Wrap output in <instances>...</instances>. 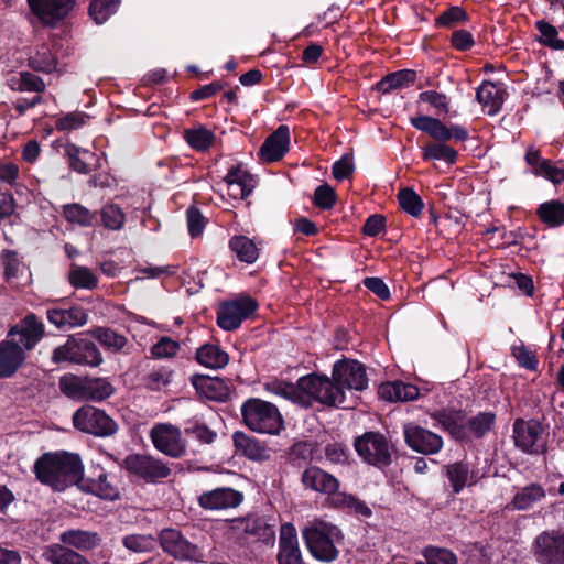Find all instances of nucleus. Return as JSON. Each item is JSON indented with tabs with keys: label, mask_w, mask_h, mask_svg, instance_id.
<instances>
[{
	"label": "nucleus",
	"mask_w": 564,
	"mask_h": 564,
	"mask_svg": "<svg viewBox=\"0 0 564 564\" xmlns=\"http://www.w3.org/2000/svg\"><path fill=\"white\" fill-rule=\"evenodd\" d=\"M43 335V324L32 314L9 330L7 338L0 341V379L15 376L25 364L26 352Z\"/></svg>",
	"instance_id": "f257e3e1"
},
{
	"label": "nucleus",
	"mask_w": 564,
	"mask_h": 564,
	"mask_svg": "<svg viewBox=\"0 0 564 564\" xmlns=\"http://www.w3.org/2000/svg\"><path fill=\"white\" fill-rule=\"evenodd\" d=\"M37 479L57 491L79 486L84 465L79 455L68 452L46 453L34 464Z\"/></svg>",
	"instance_id": "f03ea898"
},
{
	"label": "nucleus",
	"mask_w": 564,
	"mask_h": 564,
	"mask_svg": "<svg viewBox=\"0 0 564 564\" xmlns=\"http://www.w3.org/2000/svg\"><path fill=\"white\" fill-rule=\"evenodd\" d=\"M300 405L308 408L315 403L324 406H341L345 402L343 387L327 376L310 373L300 378Z\"/></svg>",
	"instance_id": "7ed1b4c3"
},
{
	"label": "nucleus",
	"mask_w": 564,
	"mask_h": 564,
	"mask_svg": "<svg viewBox=\"0 0 564 564\" xmlns=\"http://www.w3.org/2000/svg\"><path fill=\"white\" fill-rule=\"evenodd\" d=\"M241 414L245 424L253 432L275 435L283 429L279 409L261 399L251 398L243 402Z\"/></svg>",
	"instance_id": "20e7f679"
},
{
	"label": "nucleus",
	"mask_w": 564,
	"mask_h": 564,
	"mask_svg": "<svg viewBox=\"0 0 564 564\" xmlns=\"http://www.w3.org/2000/svg\"><path fill=\"white\" fill-rule=\"evenodd\" d=\"M53 362H72L90 367L99 366L102 356L94 341L82 333L68 336L65 344L57 346L52 354Z\"/></svg>",
	"instance_id": "39448f33"
},
{
	"label": "nucleus",
	"mask_w": 564,
	"mask_h": 564,
	"mask_svg": "<svg viewBox=\"0 0 564 564\" xmlns=\"http://www.w3.org/2000/svg\"><path fill=\"white\" fill-rule=\"evenodd\" d=\"M310 553L321 562H333L338 556L336 542L341 539L340 530L332 524L321 522L303 531Z\"/></svg>",
	"instance_id": "423d86ee"
},
{
	"label": "nucleus",
	"mask_w": 564,
	"mask_h": 564,
	"mask_svg": "<svg viewBox=\"0 0 564 564\" xmlns=\"http://www.w3.org/2000/svg\"><path fill=\"white\" fill-rule=\"evenodd\" d=\"M59 386L62 391L72 399L96 402L109 398L115 391L111 383L104 378L63 377Z\"/></svg>",
	"instance_id": "0eeeda50"
},
{
	"label": "nucleus",
	"mask_w": 564,
	"mask_h": 564,
	"mask_svg": "<svg viewBox=\"0 0 564 564\" xmlns=\"http://www.w3.org/2000/svg\"><path fill=\"white\" fill-rule=\"evenodd\" d=\"M73 424L80 432L96 436H110L118 430L117 423L104 411L84 405L73 414Z\"/></svg>",
	"instance_id": "6e6552de"
},
{
	"label": "nucleus",
	"mask_w": 564,
	"mask_h": 564,
	"mask_svg": "<svg viewBox=\"0 0 564 564\" xmlns=\"http://www.w3.org/2000/svg\"><path fill=\"white\" fill-rule=\"evenodd\" d=\"M513 440L516 446L523 453L539 455L546 451L543 426L535 420H516Z\"/></svg>",
	"instance_id": "1a4fd4ad"
},
{
	"label": "nucleus",
	"mask_w": 564,
	"mask_h": 564,
	"mask_svg": "<svg viewBox=\"0 0 564 564\" xmlns=\"http://www.w3.org/2000/svg\"><path fill=\"white\" fill-rule=\"evenodd\" d=\"M122 467L131 475L147 482H155L171 475L170 467L159 458L144 454H130Z\"/></svg>",
	"instance_id": "9d476101"
},
{
	"label": "nucleus",
	"mask_w": 564,
	"mask_h": 564,
	"mask_svg": "<svg viewBox=\"0 0 564 564\" xmlns=\"http://www.w3.org/2000/svg\"><path fill=\"white\" fill-rule=\"evenodd\" d=\"M159 542L163 551L177 561L198 562L203 558L202 550L189 542L185 535L173 528H165L159 534Z\"/></svg>",
	"instance_id": "9b49d317"
},
{
	"label": "nucleus",
	"mask_w": 564,
	"mask_h": 564,
	"mask_svg": "<svg viewBox=\"0 0 564 564\" xmlns=\"http://www.w3.org/2000/svg\"><path fill=\"white\" fill-rule=\"evenodd\" d=\"M355 449L368 464L387 466L391 462V453L387 438L378 432H367L355 441Z\"/></svg>",
	"instance_id": "f8f14e48"
},
{
	"label": "nucleus",
	"mask_w": 564,
	"mask_h": 564,
	"mask_svg": "<svg viewBox=\"0 0 564 564\" xmlns=\"http://www.w3.org/2000/svg\"><path fill=\"white\" fill-rule=\"evenodd\" d=\"M257 307V302L246 295L224 302L217 312V324L224 330L237 329L242 321L248 318Z\"/></svg>",
	"instance_id": "ddd939ff"
},
{
	"label": "nucleus",
	"mask_w": 564,
	"mask_h": 564,
	"mask_svg": "<svg viewBox=\"0 0 564 564\" xmlns=\"http://www.w3.org/2000/svg\"><path fill=\"white\" fill-rule=\"evenodd\" d=\"M78 488L104 500L115 501L120 497L115 477L99 465L91 466L88 476L82 475Z\"/></svg>",
	"instance_id": "4468645a"
},
{
	"label": "nucleus",
	"mask_w": 564,
	"mask_h": 564,
	"mask_svg": "<svg viewBox=\"0 0 564 564\" xmlns=\"http://www.w3.org/2000/svg\"><path fill=\"white\" fill-rule=\"evenodd\" d=\"M410 122L415 129L427 133L430 137L441 143H445L449 140L463 142L469 138L468 130L463 126H446L440 119L434 117L419 116L411 118Z\"/></svg>",
	"instance_id": "2eb2a0df"
},
{
	"label": "nucleus",
	"mask_w": 564,
	"mask_h": 564,
	"mask_svg": "<svg viewBox=\"0 0 564 564\" xmlns=\"http://www.w3.org/2000/svg\"><path fill=\"white\" fill-rule=\"evenodd\" d=\"M150 438L155 449L162 454L180 458L186 453V444L181 430L170 423H158L150 431Z\"/></svg>",
	"instance_id": "dca6fc26"
},
{
	"label": "nucleus",
	"mask_w": 564,
	"mask_h": 564,
	"mask_svg": "<svg viewBox=\"0 0 564 564\" xmlns=\"http://www.w3.org/2000/svg\"><path fill=\"white\" fill-rule=\"evenodd\" d=\"M534 554L540 564H564V530L540 533L534 541Z\"/></svg>",
	"instance_id": "f3484780"
},
{
	"label": "nucleus",
	"mask_w": 564,
	"mask_h": 564,
	"mask_svg": "<svg viewBox=\"0 0 564 564\" xmlns=\"http://www.w3.org/2000/svg\"><path fill=\"white\" fill-rule=\"evenodd\" d=\"M230 529L237 535L254 538L264 543H272L275 538V524L269 523L262 516L251 514L245 518H236L229 521Z\"/></svg>",
	"instance_id": "a211bd4d"
},
{
	"label": "nucleus",
	"mask_w": 564,
	"mask_h": 564,
	"mask_svg": "<svg viewBox=\"0 0 564 564\" xmlns=\"http://www.w3.org/2000/svg\"><path fill=\"white\" fill-rule=\"evenodd\" d=\"M333 379L343 390H365L368 386L366 369L356 360H339L334 364Z\"/></svg>",
	"instance_id": "6ab92c4d"
},
{
	"label": "nucleus",
	"mask_w": 564,
	"mask_h": 564,
	"mask_svg": "<svg viewBox=\"0 0 564 564\" xmlns=\"http://www.w3.org/2000/svg\"><path fill=\"white\" fill-rule=\"evenodd\" d=\"M76 0H28L31 11L44 25L54 26L75 7Z\"/></svg>",
	"instance_id": "aec40b11"
},
{
	"label": "nucleus",
	"mask_w": 564,
	"mask_h": 564,
	"mask_svg": "<svg viewBox=\"0 0 564 564\" xmlns=\"http://www.w3.org/2000/svg\"><path fill=\"white\" fill-rule=\"evenodd\" d=\"M242 501L243 494L231 487H218L198 496L199 507L209 511L237 508Z\"/></svg>",
	"instance_id": "412c9836"
},
{
	"label": "nucleus",
	"mask_w": 564,
	"mask_h": 564,
	"mask_svg": "<svg viewBox=\"0 0 564 564\" xmlns=\"http://www.w3.org/2000/svg\"><path fill=\"white\" fill-rule=\"evenodd\" d=\"M404 437L412 449L422 454H435L443 447V440L440 435L415 424L404 426Z\"/></svg>",
	"instance_id": "4be33fe9"
},
{
	"label": "nucleus",
	"mask_w": 564,
	"mask_h": 564,
	"mask_svg": "<svg viewBox=\"0 0 564 564\" xmlns=\"http://www.w3.org/2000/svg\"><path fill=\"white\" fill-rule=\"evenodd\" d=\"M524 159L535 176L543 177L553 185L564 182V165L561 162L553 163L551 160L542 158L534 148L527 150Z\"/></svg>",
	"instance_id": "5701e85b"
},
{
	"label": "nucleus",
	"mask_w": 564,
	"mask_h": 564,
	"mask_svg": "<svg viewBox=\"0 0 564 564\" xmlns=\"http://www.w3.org/2000/svg\"><path fill=\"white\" fill-rule=\"evenodd\" d=\"M290 130L285 124H281L271 133L259 150V156L263 162H276L281 160L289 151Z\"/></svg>",
	"instance_id": "b1692460"
},
{
	"label": "nucleus",
	"mask_w": 564,
	"mask_h": 564,
	"mask_svg": "<svg viewBox=\"0 0 564 564\" xmlns=\"http://www.w3.org/2000/svg\"><path fill=\"white\" fill-rule=\"evenodd\" d=\"M46 317L58 329L80 327L87 323V313L83 307H63L55 305L46 311Z\"/></svg>",
	"instance_id": "393cba45"
},
{
	"label": "nucleus",
	"mask_w": 564,
	"mask_h": 564,
	"mask_svg": "<svg viewBox=\"0 0 564 564\" xmlns=\"http://www.w3.org/2000/svg\"><path fill=\"white\" fill-rule=\"evenodd\" d=\"M279 564H301L302 556L299 549L296 530L291 523H284L280 530Z\"/></svg>",
	"instance_id": "a878e982"
},
{
	"label": "nucleus",
	"mask_w": 564,
	"mask_h": 564,
	"mask_svg": "<svg viewBox=\"0 0 564 564\" xmlns=\"http://www.w3.org/2000/svg\"><path fill=\"white\" fill-rule=\"evenodd\" d=\"M224 181L227 185L228 195L239 200L249 196L256 186L252 175L241 166L230 169Z\"/></svg>",
	"instance_id": "bb28decb"
},
{
	"label": "nucleus",
	"mask_w": 564,
	"mask_h": 564,
	"mask_svg": "<svg viewBox=\"0 0 564 564\" xmlns=\"http://www.w3.org/2000/svg\"><path fill=\"white\" fill-rule=\"evenodd\" d=\"M302 482L305 488L325 495L335 494L339 487V481L336 477L318 467L305 469L302 475Z\"/></svg>",
	"instance_id": "cd10ccee"
},
{
	"label": "nucleus",
	"mask_w": 564,
	"mask_h": 564,
	"mask_svg": "<svg viewBox=\"0 0 564 564\" xmlns=\"http://www.w3.org/2000/svg\"><path fill=\"white\" fill-rule=\"evenodd\" d=\"M378 393L381 399L390 402H406L420 397V389L408 382L392 381L380 384Z\"/></svg>",
	"instance_id": "c85d7f7f"
},
{
	"label": "nucleus",
	"mask_w": 564,
	"mask_h": 564,
	"mask_svg": "<svg viewBox=\"0 0 564 564\" xmlns=\"http://www.w3.org/2000/svg\"><path fill=\"white\" fill-rule=\"evenodd\" d=\"M476 99L487 111L494 116L498 113L505 100V90L492 82H484L476 91Z\"/></svg>",
	"instance_id": "c756f323"
},
{
	"label": "nucleus",
	"mask_w": 564,
	"mask_h": 564,
	"mask_svg": "<svg viewBox=\"0 0 564 564\" xmlns=\"http://www.w3.org/2000/svg\"><path fill=\"white\" fill-rule=\"evenodd\" d=\"M59 540L63 544L79 551H91L101 543V539L97 532L79 529L62 532Z\"/></svg>",
	"instance_id": "7c9ffc66"
},
{
	"label": "nucleus",
	"mask_w": 564,
	"mask_h": 564,
	"mask_svg": "<svg viewBox=\"0 0 564 564\" xmlns=\"http://www.w3.org/2000/svg\"><path fill=\"white\" fill-rule=\"evenodd\" d=\"M42 556L51 564H91L89 560L63 544H51L43 550Z\"/></svg>",
	"instance_id": "2f4dec72"
},
{
	"label": "nucleus",
	"mask_w": 564,
	"mask_h": 564,
	"mask_svg": "<svg viewBox=\"0 0 564 564\" xmlns=\"http://www.w3.org/2000/svg\"><path fill=\"white\" fill-rule=\"evenodd\" d=\"M446 476L455 494L460 492L465 486L476 481L469 464L465 462H456L447 465Z\"/></svg>",
	"instance_id": "473e14b6"
},
{
	"label": "nucleus",
	"mask_w": 564,
	"mask_h": 564,
	"mask_svg": "<svg viewBox=\"0 0 564 564\" xmlns=\"http://www.w3.org/2000/svg\"><path fill=\"white\" fill-rule=\"evenodd\" d=\"M416 79V73L412 69H402L387 75L377 83L376 89L382 94L409 87Z\"/></svg>",
	"instance_id": "72a5a7b5"
},
{
	"label": "nucleus",
	"mask_w": 564,
	"mask_h": 564,
	"mask_svg": "<svg viewBox=\"0 0 564 564\" xmlns=\"http://www.w3.org/2000/svg\"><path fill=\"white\" fill-rule=\"evenodd\" d=\"M196 359L200 365L207 368L219 369L228 364L229 356L218 346L206 344L197 349Z\"/></svg>",
	"instance_id": "f704fd0d"
},
{
	"label": "nucleus",
	"mask_w": 564,
	"mask_h": 564,
	"mask_svg": "<svg viewBox=\"0 0 564 564\" xmlns=\"http://www.w3.org/2000/svg\"><path fill=\"white\" fill-rule=\"evenodd\" d=\"M7 84L12 90L41 93L45 89L44 82L36 75L29 72L11 74Z\"/></svg>",
	"instance_id": "c9c22d12"
},
{
	"label": "nucleus",
	"mask_w": 564,
	"mask_h": 564,
	"mask_svg": "<svg viewBox=\"0 0 564 564\" xmlns=\"http://www.w3.org/2000/svg\"><path fill=\"white\" fill-rule=\"evenodd\" d=\"M184 139L192 149L204 152L214 143L215 134L205 126L198 124L184 130Z\"/></svg>",
	"instance_id": "e433bc0d"
},
{
	"label": "nucleus",
	"mask_w": 564,
	"mask_h": 564,
	"mask_svg": "<svg viewBox=\"0 0 564 564\" xmlns=\"http://www.w3.org/2000/svg\"><path fill=\"white\" fill-rule=\"evenodd\" d=\"M545 497L544 488L539 484H530L521 488L513 497L512 505L517 510H527Z\"/></svg>",
	"instance_id": "4c0bfd02"
},
{
	"label": "nucleus",
	"mask_w": 564,
	"mask_h": 564,
	"mask_svg": "<svg viewBox=\"0 0 564 564\" xmlns=\"http://www.w3.org/2000/svg\"><path fill=\"white\" fill-rule=\"evenodd\" d=\"M457 151L446 143L434 142L422 148V158L424 161H444L447 164H454L457 160Z\"/></svg>",
	"instance_id": "58836bf2"
},
{
	"label": "nucleus",
	"mask_w": 564,
	"mask_h": 564,
	"mask_svg": "<svg viewBox=\"0 0 564 564\" xmlns=\"http://www.w3.org/2000/svg\"><path fill=\"white\" fill-rule=\"evenodd\" d=\"M540 219L550 227H557L564 224V203L552 199L542 203L536 210Z\"/></svg>",
	"instance_id": "ea45409f"
},
{
	"label": "nucleus",
	"mask_w": 564,
	"mask_h": 564,
	"mask_svg": "<svg viewBox=\"0 0 564 564\" xmlns=\"http://www.w3.org/2000/svg\"><path fill=\"white\" fill-rule=\"evenodd\" d=\"M229 246L240 261L253 263L259 257L254 242L245 236H236L230 239Z\"/></svg>",
	"instance_id": "a19ab883"
},
{
	"label": "nucleus",
	"mask_w": 564,
	"mask_h": 564,
	"mask_svg": "<svg viewBox=\"0 0 564 564\" xmlns=\"http://www.w3.org/2000/svg\"><path fill=\"white\" fill-rule=\"evenodd\" d=\"M68 280L76 289L93 290L98 285V278L94 272L89 268L78 264L70 265Z\"/></svg>",
	"instance_id": "79ce46f5"
},
{
	"label": "nucleus",
	"mask_w": 564,
	"mask_h": 564,
	"mask_svg": "<svg viewBox=\"0 0 564 564\" xmlns=\"http://www.w3.org/2000/svg\"><path fill=\"white\" fill-rule=\"evenodd\" d=\"M265 390L274 394L276 397L283 398L285 400L292 401L294 403L300 404V379L296 381L295 384L288 383L285 381L280 380H273L270 382H267L264 384Z\"/></svg>",
	"instance_id": "37998d69"
},
{
	"label": "nucleus",
	"mask_w": 564,
	"mask_h": 564,
	"mask_svg": "<svg viewBox=\"0 0 564 564\" xmlns=\"http://www.w3.org/2000/svg\"><path fill=\"white\" fill-rule=\"evenodd\" d=\"M91 334L104 346L105 349L112 352L122 350L127 345V338L110 328L99 327Z\"/></svg>",
	"instance_id": "c03bdc74"
},
{
	"label": "nucleus",
	"mask_w": 564,
	"mask_h": 564,
	"mask_svg": "<svg viewBox=\"0 0 564 564\" xmlns=\"http://www.w3.org/2000/svg\"><path fill=\"white\" fill-rule=\"evenodd\" d=\"M432 417L435 420L437 425L442 426L456 438H462L466 435L463 425L459 423L458 413L438 411L433 413Z\"/></svg>",
	"instance_id": "a18cd8bd"
},
{
	"label": "nucleus",
	"mask_w": 564,
	"mask_h": 564,
	"mask_svg": "<svg viewBox=\"0 0 564 564\" xmlns=\"http://www.w3.org/2000/svg\"><path fill=\"white\" fill-rule=\"evenodd\" d=\"M29 65L35 70L51 73L55 68V57L47 45H41L31 54Z\"/></svg>",
	"instance_id": "49530a36"
},
{
	"label": "nucleus",
	"mask_w": 564,
	"mask_h": 564,
	"mask_svg": "<svg viewBox=\"0 0 564 564\" xmlns=\"http://www.w3.org/2000/svg\"><path fill=\"white\" fill-rule=\"evenodd\" d=\"M120 0H91L89 15L97 24L106 22L113 14Z\"/></svg>",
	"instance_id": "de8ad7c7"
},
{
	"label": "nucleus",
	"mask_w": 564,
	"mask_h": 564,
	"mask_svg": "<svg viewBox=\"0 0 564 564\" xmlns=\"http://www.w3.org/2000/svg\"><path fill=\"white\" fill-rule=\"evenodd\" d=\"M67 154L69 156L70 167L80 173L87 174L90 171V160L94 159V154L88 150H82L76 145L67 147Z\"/></svg>",
	"instance_id": "09e8293b"
},
{
	"label": "nucleus",
	"mask_w": 564,
	"mask_h": 564,
	"mask_svg": "<svg viewBox=\"0 0 564 564\" xmlns=\"http://www.w3.org/2000/svg\"><path fill=\"white\" fill-rule=\"evenodd\" d=\"M63 214L69 223L84 227L91 226L95 220V214L79 204L65 205Z\"/></svg>",
	"instance_id": "8fccbe9b"
},
{
	"label": "nucleus",
	"mask_w": 564,
	"mask_h": 564,
	"mask_svg": "<svg viewBox=\"0 0 564 564\" xmlns=\"http://www.w3.org/2000/svg\"><path fill=\"white\" fill-rule=\"evenodd\" d=\"M425 562L415 564H457V556L447 549L427 546L422 551Z\"/></svg>",
	"instance_id": "3c124183"
},
{
	"label": "nucleus",
	"mask_w": 564,
	"mask_h": 564,
	"mask_svg": "<svg viewBox=\"0 0 564 564\" xmlns=\"http://www.w3.org/2000/svg\"><path fill=\"white\" fill-rule=\"evenodd\" d=\"M399 204L401 208L413 217H419L423 210L421 197L412 188H403L399 193Z\"/></svg>",
	"instance_id": "603ef678"
},
{
	"label": "nucleus",
	"mask_w": 564,
	"mask_h": 564,
	"mask_svg": "<svg viewBox=\"0 0 564 564\" xmlns=\"http://www.w3.org/2000/svg\"><path fill=\"white\" fill-rule=\"evenodd\" d=\"M333 501L337 507L347 509L351 513L359 514L362 517L371 516L370 508L365 502L358 500L351 495L337 494L334 497Z\"/></svg>",
	"instance_id": "864d4df0"
},
{
	"label": "nucleus",
	"mask_w": 564,
	"mask_h": 564,
	"mask_svg": "<svg viewBox=\"0 0 564 564\" xmlns=\"http://www.w3.org/2000/svg\"><path fill=\"white\" fill-rule=\"evenodd\" d=\"M123 545L137 553L150 552L155 544V540L149 534H129L122 540Z\"/></svg>",
	"instance_id": "5fc2aeb1"
},
{
	"label": "nucleus",
	"mask_w": 564,
	"mask_h": 564,
	"mask_svg": "<svg viewBox=\"0 0 564 564\" xmlns=\"http://www.w3.org/2000/svg\"><path fill=\"white\" fill-rule=\"evenodd\" d=\"M101 219L106 228L119 230L124 224V214L119 206L108 204L101 209Z\"/></svg>",
	"instance_id": "6e6d98bb"
},
{
	"label": "nucleus",
	"mask_w": 564,
	"mask_h": 564,
	"mask_svg": "<svg viewBox=\"0 0 564 564\" xmlns=\"http://www.w3.org/2000/svg\"><path fill=\"white\" fill-rule=\"evenodd\" d=\"M89 116L80 111H73L56 119L55 126L59 131L77 130L86 124Z\"/></svg>",
	"instance_id": "4d7b16f0"
},
{
	"label": "nucleus",
	"mask_w": 564,
	"mask_h": 564,
	"mask_svg": "<svg viewBox=\"0 0 564 564\" xmlns=\"http://www.w3.org/2000/svg\"><path fill=\"white\" fill-rule=\"evenodd\" d=\"M173 372L167 368H158L151 370L143 379L148 389L158 391L166 387L172 380Z\"/></svg>",
	"instance_id": "13d9d810"
},
{
	"label": "nucleus",
	"mask_w": 564,
	"mask_h": 564,
	"mask_svg": "<svg viewBox=\"0 0 564 564\" xmlns=\"http://www.w3.org/2000/svg\"><path fill=\"white\" fill-rule=\"evenodd\" d=\"M419 101L430 104L438 113H447L449 110L448 97L436 90H425L420 93Z\"/></svg>",
	"instance_id": "bf43d9fd"
},
{
	"label": "nucleus",
	"mask_w": 564,
	"mask_h": 564,
	"mask_svg": "<svg viewBox=\"0 0 564 564\" xmlns=\"http://www.w3.org/2000/svg\"><path fill=\"white\" fill-rule=\"evenodd\" d=\"M185 433L195 437L203 444H210L216 437V433L213 432L206 424L198 421H189L186 424Z\"/></svg>",
	"instance_id": "052dcab7"
},
{
	"label": "nucleus",
	"mask_w": 564,
	"mask_h": 564,
	"mask_svg": "<svg viewBox=\"0 0 564 564\" xmlns=\"http://www.w3.org/2000/svg\"><path fill=\"white\" fill-rule=\"evenodd\" d=\"M494 422L495 414L490 412L479 413L468 421V429L475 436L480 437L490 431Z\"/></svg>",
	"instance_id": "680f3d73"
},
{
	"label": "nucleus",
	"mask_w": 564,
	"mask_h": 564,
	"mask_svg": "<svg viewBox=\"0 0 564 564\" xmlns=\"http://www.w3.org/2000/svg\"><path fill=\"white\" fill-rule=\"evenodd\" d=\"M235 446L242 451L248 457L257 458L260 455L261 447L258 442L242 432H236L232 436Z\"/></svg>",
	"instance_id": "e2e57ef3"
},
{
	"label": "nucleus",
	"mask_w": 564,
	"mask_h": 564,
	"mask_svg": "<svg viewBox=\"0 0 564 564\" xmlns=\"http://www.w3.org/2000/svg\"><path fill=\"white\" fill-rule=\"evenodd\" d=\"M536 29L541 33V42L557 50L564 47V41L557 39V30L553 25L544 21H538Z\"/></svg>",
	"instance_id": "0e129e2a"
},
{
	"label": "nucleus",
	"mask_w": 564,
	"mask_h": 564,
	"mask_svg": "<svg viewBox=\"0 0 564 564\" xmlns=\"http://www.w3.org/2000/svg\"><path fill=\"white\" fill-rule=\"evenodd\" d=\"M177 271V267L175 265H147L137 269V272L141 273L143 276H135L131 282L139 281L144 278L148 279H158L161 275L171 276L174 275Z\"/></svg>",
	"instance_id": "69168bd1"
},
{
	"label": "nucleus",
	"mask_w": 564,
	"mask_h": 564,
	"mask_svg": "<svg viewBox=\"0 0 564 564\" xmlns=\"http://www.w3.org/2000/svg\"><path fill=\"white\" fill-rule=\"evenodd\" d=\"M336 193L334 188L328 184H322L317 186L314 193V203L316 206L323 209H329L335 205Z\"/></svg>",
	"instance_id": "338daca9"
},
{
	"label": "nucleus",
	"mask_w": 564,
	"mask_h": 564,
	"mask_svg": "<svg viewBox=\"0 0 564 564\" xmlns=\"http://www.w3.org/2000/svg\"><path fill=\"white\" fill-rule=\"evenodd\" d=\"M178 350L180 344L169 337H162L151 349L152 355L156 358L173 357Z\"/></svg>",
	"instance_id": "774afa93"
}]
</instances>
